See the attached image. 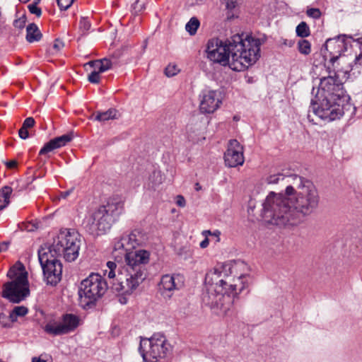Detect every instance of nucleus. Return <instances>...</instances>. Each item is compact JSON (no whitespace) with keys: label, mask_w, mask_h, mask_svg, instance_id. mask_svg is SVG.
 <instances>
[{"label":"nucleus","mask_w":362,"mask_h":362,"mask_svg":"<svg viewBox=\"0 0 362 362\" xmlns=\"http://www.w3.org/2000/svg\"><path fill=\"white\" fill-rule=\"evenodd\" d=\"M179 69L175 64H169L165 69V73L167 76L172 77L175 76L179 72Z\"/></svg>","instance_id":"27"},{"label":"nucleus","mask_w":362,"mask_h":362,"mask_svg":"<svg viewBox=\"0 0 362 362\" xmlns=\"http://www.w3.org/2000/svg\"><path fill=\"white\" fill-rule=\"evenodd\" d=\"M0 362H3V361H1Z\"/></svg>","instance_id":"54"},{"label":"nucleus","mask_w":362,"mask_h":362,"mask_svg":"<svg viewBox=\"0 0 362 362\" xmlns=\"http://www.w3.org/2000/svg\"><path fill=\"white\" fill-rule=\"evenodd\" d=\"M307 15L315 19H318L321 16V11L319 8H311L306 11Z\"/></svg>","instance_id":"31"},{"label":"nucleus","mask_w":362,"mask_h":362,"mask_svg":"<svg viewBox=\"0 0 362 362\" xmlns=\"http://www.w3.org/2000/svg\"><path fill=\"white\" fill-rule=\"evenodd\" d=\"M298 49L300 53L304 55H308L311 52L310 42L305 39L300 40L298 42Z\"/></svg>","instance_id":"24"},{"label":"nucleus","mask_w":362,"mask_h":362,"mask_svg":"<svg viewBox=\"0 0 362 362\" xmlns=\"http://www.w3.org/2000/svg\"><path fill=\"white\" fill-rule=\"evenodd\" d=\"M107 283L98 273H91L83 279L79 286V303L84 309L93 307L95 303L105 293Z\"/></svg>","instance_id":"8"},{"label":"nucleus","mask_w":362,"mask_h":362,"mask_svg":"<svg viewBox=\"0 0 362 362\" xmlns=\"http://www.w3.org/2000/svg\"><path fill=\"white\" fill-rule=\"evenodd\" d=\"M73 191H74V188H71L65 192H61L59 198L66 199L72 193Z\"/></svg>","instance_id":"42"},{"label":"nucleus","mask_w":362,"mask_h":362,"mask_svg":"<svg viewBox=\"0 0 362 362\" xmlns=\"http://www.w3.org/2000/svg\"><path fill=\"white\" fill-rule=\"evenodd\" d=\"M28 313L27 307L21 305L15 306L9 314V319L11 322H16L18 317H24Z\"/></svg>","instance_id":"21"},{"label":"nucleus","mask_w":362,"mask_h":362,"mask_svg":"<svg viewBox=\"0 0 362 362\" xmlns=\"http://www.w3.org/2000/svg\"><path fill=\"white\" fill-rule=\"evenodd\" d=\"M262 42L249 35L236 34L226 41L218 38L209 40L207 57L213 62L228 65L236 71H244L259 58Z\"/></svg>","instance_id":"3"},{"label":"nucleus","mask_w":362,"mask_h":362,"mask_svg":"<svg viewBox=\"0 0 362 362\" xmlns=\"http://www.w3.org/2000/svg\"><path fill=\"white\" fill-rule=\"evenodd\" d=\"M28 8L32 14H35L37 17H40L42 14L41 8L37 7V5L30 4Z\"/></svg>","instance_id":"35"},{"label":"nucleus","mask_w":362,"mask_h":362,"mask_svg":"<svg viewBox=\"0 0 362 362\" xmlns=\"http://www.w3.org/2000/svg\"><path fill=\"white\" fill-rule=\"evenodd\" d=\"M145 240L144 234L139 230H134L115 239L112 255L117 261L124 256V264L120 269H117L115 262L109 261L104 270V275L109 278L115 291L131 294L146 279V266L149 262L150 254L144 250H134Z\"/></svg>","instance_id":"2"},{"label":"nucleus","mask_w":362,"mask_h":362,"mask_svg":"<svg viewBox=\"0 0 362 362\" xmlns=\"http://www.w3.org/2000/svg\"><path fill=\"white\" fill-rule=\"evenodd\" d=\"M6 318V315L0 313V325H1L3 327L5 326L4 320Z\"/></svg>","instance_id":"46"},{"label":"nucleus","mask_w":362,"mask_h":362,"mask_svg":"<svg viewBox=\"0 0 362 362\" xmlns=\"http://www.w3.org/2000/svg\"><path fill=\"white\" fill-rule=\"evenodd\" d=\"M211 235H214V236L216 237L217 238L216 241H219V235H220V232L219 231L216 230V232L212 233Z\"/></svg>","instance_id":"47"},{"label":"nucleus","mask_w":362,"mask_h":362,"mask_svg":"<svg viewBox=\"0 0 362 362\" xmlns=\"http://www.w3.org/2000/svg\"><path fill=\"white\" fill-rule=\"evenodd\" d=\"M196 185H197V188H196V189H197V190L199 189H200V187L199 186V184H197Z\"/></svg>","instance_id":"52"},{"label":"nucleus","mask_w":362,"mask_h":362,"mask_svg":"<svg viewBox=\"0 0 362 362\" xmlns=\"http://www.w3.org/2000/svg\"><path fill=\"white\" fill-rule=\"evenodd\" d=\"M88 81L92 83H98L100 80V74L96 71H91L88 77Z\"/></svg>","instance_id":"36"},{"label":"nucleus","mask_w":362,"mask_h":362,"mask_svg":"<svg viewBox=\"0 0 362 362\" xmlns=\"http://www.w3.org/2000/svg\"><path fill=\"white\" fill-rule=\"evenodd\" d=\"M354 42L356 44V46H359V48L361 49L360 54L355 57L354 63L355 65H357L358 64L361 65L360 60L362 57V38H359L357 40H354Z\"/></svg>","instance_id":"34"},{"label":"nucleus","mask_w":362,"mask_h":362,"mask_svg":"<svg viewBox=\"0 0 362 362\" xmlns=\"http://www.w3.org/2000/svg\"><path fill=\"white\" fill-rule=\"evenodd\" d=\"M32 362H47L45 360H42L40 358H34L33 359V361Z\"/></svg>","instance_id":"49"},{"label":"nucleus","mask_w":362,"mask_h":362,"mask_svg":"<svg viewBox=\"0 0 362 362\" xmlns=\"http://www.w3.org/2000/svg\"><path fill=\"white\" fill-rule=\"evenodd\" d=\"M80 325V318L74 314L66 313L62 316L61 320H50L45 327V331L53 336L66 334L74 331Z\"/></svg>","instance_id":"11"},{"label":"nucleus","mask_w":362,"mask_h":362,"mask_svg":"<svg viewBox=\"0 0 362 362\" xmlns=\"http://www.w3.org/2000/svg\"><path fill=\"white\" fill-rule=\"evenodd\" d=\"M11 279L3 285L2 297L12 303H20L30 296L28 272L24 265L18 262L7 273Z\"/></svg>","instance_id":"7"},{"label":"nucleus","mask_w":362,"mask_h":362,"mask_svg":"<svg viewBox=\"0 0 362 362\" xmlns=\"http://www.w3.org/2000/svg\"><path fill=\"white\" fill-rule=\"evenodd\" d=\"M42 269L47 284L55 286L61 281L62 264L59 261L45 264Z\"/></svg>","instance_id":"16"},{"label":"nucleus","mask_w":362,"mask_h":362,"mask_svg":"<svg viewBox=\"0 0 362 362\" xmlns=\"http://www.w3.org/2000/svg\"><path fill=\"white\" fill-rule=\"evenodd\" d=\"M234 6L233 2H231V4L230 3H227V8H233Z\"/></svg>","instance_id":"50"},{"label":"nucleus","mask_w":362,"mask_h":362,"mask_svg":"<svg viewBox=\"0 0 362 362\" xmlns=\"http://www.w3.org/2000/svg\"><path fill=\"white\" fill-rule=\"evenodd\" d=\"M185 285V277L181 274H165L161 278L160 282V289L161 294L165 298H170L172 292L181 289Z\"/></svg>","instance_id":"13"},{"label":"nucleus","mask_w":362,"mask_h":362,"mask_svg":"<svg viewBox=\"0 0 362 362\" xmlns=\"http://www.w3.org/2000/svg\"><path fill=\"white\" fill-rule=\"evenodd\" d=\"M87 65H89L93 69V71H96L100 74L104 72V69L102 68L99 60L90 61Z\"/></svg>","instance_id":"29"},{"label":"nucleus","mask_w":362,"mask_h":362,"mask_svg":"<svg viewBox=\"0 0 362 362\" xmlns=\"http://www.w3.org/2000/svg\"><path fill=\"white\" fill-rule=\"evenodd\" d=\"M209 244V240L207 237H206L205 239L200 243L199 245L202 248H206L208 247Z\"/></svg>","instance_id":"43"},{"label":"nucleus","mask_w":362,"mask_h":362,"mask_svg":"<svg viewBox=\"0 0 362 362\" xmlns=\"http://www.w3.org/2000/svg\"><path fill=\"white\" fill-rule=\"evenodd\" d=\"M90 23L86 18H81L79 21V28L83 32L88 31L90 28Z\"/></svg>","instance_id":"32"},{"label":"nucleus","mask_w":362,"mask_h":362,"mask_svg":"<svg viewBox=\"0 0 362 362\" xmlns=\"http://www.w3.org/2000/svg\"><path fill=\"white\" fill-rule=\"evenodd\" d=\"M292 176L293 175L285 177L284 175L280 173L276 175H271L269 177H267V182L268 184H277L280 180H284V179H286V182H290V184H291L292 179L289 177Z\"/></svg>","instance_id":"26"},{"label":"nucleus","mask_w":362,"mask_h":362,"mask_svg":"<svg viewBox=\"0 0 362 362\" xmlns=\"http://www.w3.org/2000/svg\"><path fill=\"white\" fill-rule=\"evenodd\" d=\"M224 160L227 166L235 168L244 163L243 148L235 139L230 140L224 153Z\"/></svg>","instance_id":"14"},{"label":"nucleus","mask_w":362,"mask_h":362,"mask_svg":"<svg viewBox=\"0 0 362 362\" xmlns=\"http://www.w3.org/2000/svg\"><path fill=\"white\" fill-rule=\"evenodd\" d=\"M117 112V110L115 109H110L105 112H98L95 116V119L100 122L113 119L116 118Z\"/></svg>","instance_id":"22"},{"label":"nucleus","mask_w":362,"mask_h":362,"mask_svg":"<svg viewBox=\"0 0 362 362\" xmlns=\"http://www.w3.org/2000/svg\"><path fill=\"white\" fill-rule=\"evenodd\" d=\"M319 92L323 98L320 104L312 101L309 112H313L322 119L328 122L340 118L343 114V107L339 102L344 97L343 84L336 74L320 79Z\"/></svg>","instance_id":"5"},{"label":"nucleus","mask_w":362,"mask_h":362,"mask_svg":"<svg viewBox=\"0 0 362 362\" xmlns=\"http://www.w3.org/2000/svg\"><path fill=\"white\" fill-rule=\"evenodd\" d=\"M34 124H35V119L33 117H28L24 120L22 126H23L26 129H29V128L33 127L34 126Z\"/></svg>","instance_id":"38"},{"label":"nucleus","mask_w":362,"mask_h":362,"mask_svg":"<svg viewBox=\"0 0 362 362\" xmlns=\"http://www.w3.org/2000/svg\"><path fill=\"white\" fill-rule=\"evenodd\" d=\"M26 39L29 42L39 41L42 37V34L35 23L30 24L26 29Z\"/></svg>","instance_id":"19"},{"label":"nucleus","mask_w":362,"mask_h":362,"mask_svg":"<svg viewBox=\"0 0 362 362\" xmlns=\"http://www.w3.org/2000/svg\"><path fill=\"white\" fill-rule=\"evenodd\" d=\"M72 138L73 136L71 134H64L51 139L40 149L39 153L40 155H45L54 149L61 148L70 142L72 140Z\"/></svg>","instance_id":"18"},{"label":"nucleus","mask_w":362,"mask_h":362,"mask_svg":"<svg viewBox=\"0 0 362 362\" xmlns=\"http://www.w3.org/2000/svg\"><path fill=\"white\" fill-rule=\"evenodd\" d=\"M57 1L60 9L66 10L71 6L74 0H57Z\"/></svg>","instance_id":"33"},{"label":"nucleus","mask_w":362,"mask_h":362,"mask_svg":"<svg viewBox=\"0 0 362 362\" xmlns=\"http://www.w3.org/2000/svg\"><path fill=\"white\" fill-rule=\"evenodd\" d=\"M25 21L23 18L17 19L13 23L14 26L19 29L23 28L25 26Z\"/></svg>","instance_id":"41"},{"label":"nucleus","mask_w":362,"mask_h":362,"mask_svg":"<svg viewBox=\"0 0 362 362\" xmlns=\"http://www.w3.org/2000/svg\"><path fill=\"white\" fill-rule=\"evenodd\" d=\"M8 243L3 242L0 243V252H4L8 249Z\"/></svg>","instance_id":"44"},{"label":"nucleus","mask_w":362,"mask_h":362,"mask_svg":"<svg viewBox=\"0 0 362 362\" xmlns=\"http://www.w3.org/2000/svg\"><path fill=\"white\" fill-rule=\"evenodd\" d=\"M100 62V65L102 68L104 69V72L109 70L112 67V63L110 59L107 58H104L99 60Z\"/></svg>","instance_id":"37"},{"label":"nucleus","mask_w":362,"mask_h":362,"mask_svg":"<svg viewBox=\"0 0 362 362\" xmlns=\"http://www.w3.org/2000/svg\"><path fill=\"white\" fill-rule=\"evenodd\" d=\"M40 2V0H33L32 4L37 5Z\"/></svg>","instance_id":"51"},{"label":"nucleus","mask_w":362,"mask_h":362,"mask_svg":"<svg viewBox=\"0 0 362 362\" xmlns=\"http://www.w3.org/2000/svg\"><path fill=\"white\" fill-rule=\"evenodd\" d=\"M202 234L204 235H205L206 237H207L208 235H212V233L210 230H204L202 232Z\"/></svg>","instance_id":"48"},{"label":"nucleus","mask_w":362,"mask_h":362,"mask_svg":"<svg viewBox=\"0 0 362 362\" xmlns=\"http://www.w3.org/2000/svg\"><path fill=\"white\" fill-rule=\"evenodd\" d=\"M64 44L62 40L56 39L52 45V47L50 49V52L52 54L57 53L64 47Z\"/></svg>","instance_id":"30"},{"label":"nucleus","mask_w":362,"mask_h":362,"mask_svg":"<svg viewBox=\"0 0 362 362\" xmlns=\"http://www.w3.org/2000/svg\"><path fill=\"white\" fill-rule=\"evenodd\" d=\"M139 352L146 362H158L165 358L170 350V345L161 333H155L149 339H141Z\"/></svg>","instance_id":"9"},{"label":"nucleus","mask_w":362,"mask_h":362,"mask_svg":"<svg viewBox=\"0 0 362 362\" xmlns=\"http://www.w3.org/2000/svg\"><path fill=\"white\" fill-rule=\"evenodd\" d=\"M351 41V37L346 35H339L327 40L325 47L327 53L324 54V58L326 59L329 57V62L333 64L341 56L342 52L347 50Z\"/></svg>","instance_id":"12"},{"label":"nucleus","mask_w":362,"mask_h":362,"mask_svg":"<svg viewBox=\"0 0 362 362\" xmlns=\"http://www.w3.org/2000/svg\"><path fill=\"white\" fill-rule=\"evenodd\" d=\"M55 249L53 243L51 245H44L38 250V259L42 267L59 261L57 257L62 255Z\"/></svg>","instance_id":"17"},{"label":"nucleus","mask_w":362,"mask_h":362,"mask_svg":"<svg viewBox=\"0 0 362 362\" xmlns=\"http://www.w3.org/2000/svg\"><path fill=\"white\" fill-rule=\"evenodd\" d=\"M199 110L202 113H213L221 104L218 93L215 90H203L199 95Z\"/></svg>","instance_id":"15"},{"label":"nucleus","mask_w":362,"mask_h":362,"mask_svg":"<svg viewBox=\"0 0 362 362\" xmlns=\"http://www.w3.org/2000/svg\"><path fill=\"white\" fill-rule=\"evenodd\" d=\"M230 270L228 265L218 264L205 276L206 292L203 295V302L223 315L229 313L235 298L245 288L243 279L246 276L234 278Z\"/></svg>","instance_id":"4"},{"label":"nucleus","mask_w":362,"mask_h":362,"mask_svg":"<svg viewBox=\"0 0 362 362\" xmlns=\"http://www.w3.org/2000/svg\"><path fill=\"white\" fill-rule=\"evenodd\" d=\"M12 192L13 189L9 186H4L0 189V211L3 210L8 205Z\"/></svg>","instance_id":"20"},{"label":"nucleus","mask_w":362,"mask_h":362,"mask_svg":"<svg viewBox=\"0 0 362 362\" xmlns=\"http://www.w3.org/2000/svg\"><path fill=\"white\" fill-rule=\"evenodd\" d=\"M290 178L284 194L270 192L262 203L261 216L269 224L297 226L318 207L320 196L313 183L296 175Z\"/></svg>","instance_id":"1"},{"label":"nucleus","mask_w":362,"mask_h":362,"mask_svg":"<svg viewBox=\"0 0 362 362\" xmlns=\"http://www.w3.org/2000/svg\"><path fill=\"white\" fill-rule=\"evenodd\" d=\"M6 164L8 168H13L16 166L17 163L16 160H11L7 162Z\"/></svg>","instance_id":"45"},{"label":"nucleus","mask_w":362,"mask_h":362,"mask_svg":"<svg viewBox=\"0 0 362 362\" xmlns=\"http://www.w3.org/2000/svg\"><path fill=\"white\" fill-rule=\"evenodd\" d=\"M199 24V20L195 17H192L186 24L185 29L191 35H193L197 33Z\"/></svg>","instance_id":"25"},{"label":"nucleus","mask_w":362,"mask_h":362,"mask_svg":"<svg viewBox=\"0 0 362 362\" xmlns=\"http://www.w3.org/2000/svg\"><path fill=\"white\" fill-rule=\"evenodd\" d=\"M350 66H351L350 70H353V66H352V65H350Z\"/></svg>","instance_id":"53"},{"label":"nucleus","mask_w":362,"mask_h":362,"mask_svg":"<svg viewBox=\"0 0 362 362\" xmlns=\"http://www.w3.org/2000/svg\"><path fill=\"white\" fill-rule=\"evenodd\" d=\"M28 129H26L23 126H22L21 128L19 129L18 135L21 139H25L29 136V133H28Z\"/></svg>","instance_id":"39"},{"label":"nucleus","mask_w":362,"mask_h":362,"mask_svg":"<svg viewBox=\"0 0 362 362\" xmlns=\"http://www.w3.org/2000/svg\"><path fill=\"white\" fill-rule=\"evenodd\" d=\"M81 246L80 235L73 229H62L54 239V247L67 262H73L78 256Z\"/></svg>","instance_id":"10"},{"label":"nucleus","mask_w":362,"mask_h":362,"mask_svg":"<svg viewBox=\"0 0 362 362\" xmlns=\"http://www.w3.org/2000/svg\"><path fill=\"white\" fill-rule=\"evenodd\" d=\"M144 9H145V4L144 3L141 4L139 2V0H136L135 1V3L132 5V13L134 15H139Z\"/></svg>","instance_id":"28"},{"label":"nucleus","mask_w":362,"mask_h":362,"mask_svg":"<svg viewBox=\"0 0 362 362\" xmlns=\"http://www.w3.org/2000/svg\"><path fill=\"white\" fill-rule=\"evenodd\" d=\"M123 211V202L110 199L92 213L85 222V228L93 236L104 234L111 228Z\"/></svg>","instance_id":"6"},{"label":"nucleus","mask_w":362,"mask_h":362,"mask_svg":"<svg viewBox=\"0 0 362 362\" xmlns=\"http://www.w3.org/2000/svg\"><path fill=\"white\" fill-rule=\"evenodd\" d=\"M176 204L180 207H184L186 205V201L182 195L176 196Z\"/></svg>","instance_id":"40"},{"label":"nucleus","mask_w":362,"mask_h":362,"mask_svg":"<svg viewBox=\"0 0 362 362\" xmlns=\"http://www.w3.org/2000/svg\"><path fill=\"white\" fill-rule=\"evenodd\" d=\"M296 35L298 37L302 38L308 37L310 35V30L307 25V23L304 21L300 23L296 29Z\"/></svg>","instance_id":"23"}]
</instances>
